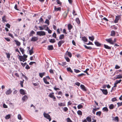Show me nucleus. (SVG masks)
<instances>
[{"label": "nucleus", "instance_id": "1", "mask_svg": "<svg viewBox=\"0 0 122 122\" xmlns=\"http://www.w3.org/2000/svg\"><path fill=\"white\" fill-rule=\"evenodd\" d=\"M36 34L39 36H45L46 35L45 32L43 31H40L37 32Z\"/></svg>", "mask_w": 122, "mask_h": 122}, {"label": "nucleus", "instance_id": "2", "mask_svg": "<svg viewBox=\"0 0 122 122\" xmlns=\"http://www.w3.org/2000/svg\"><path fill=\"white\" fill-rule=\"evenodd\" d=\"M43 115L44 117L45 118L47 119H49V121H51V117L50 116L49 114L47 113H46L45 112H44L43 113Z\"/></svg>", "mask_w": 122, "mask_h": 122}, {"label": "nucleus", "instance_id": "3", "mask_svg": "<svg viewBox=\"0 0 122 122\" xmlns=\"http://www.w3.org/2000/svg\"><path fill=\"white\" fill-rule=\"evenodd\" d=\"M121 15L117 16H116L114 20V22L115 23H117L119 19L120 18Z\"/></svg>", "mask_w": 122, "mask_h": 122}, {"label": "nucleus", "instance_id": "4", "mask_svg": "<svg viewBox=\"0 0 122 122\" xmlns=\"http://www.w3.org/2000/svg\"><path fill=\"white\" fill-rule=\"evenodd\" d=\"M106 41L108 42L110 44H114V42L112 40V39L111 38L107 39H106Z\"/></svg>", "mask_w": 122, "mask_h": 122}, {"label": "nucleus", "instance_id": "5", "mask_svg": "<svg viewBox=\"0 0 122 122\" xmlns=\"http://www.w3.org/2000/svg\"><path fill=\"white\" fill-rule=\"evenodd\" d=\"M19 57L18 58L19 59L20 61H23L24 62V61H25L27 60V59H25L23 56H19Z\"/></svg>", "mask_w": 122, "mask_h": 122}, {"label": "nucleus", "instance_id": "6", "mask_svg": "<svg viewBox=\"0 0 122 122\" xmlns=\"http://www.w3.org/2000/svg\"><path fill=\"white\" fill-rule=\"evenodd\" d=\"M38 40V38L37 37L34 36L32 37L31 40V41H36Z\"/></svg>", "mask_w": 122, "mask_h": 122}, {"label": "nucleus", "instance_id": "7", "mask_svg": "<svg viewBox=\"0 0 122 122\" xmlns=\"http://www.w3.org/2000/svg\"><path fill=\"white\" fill-rule=\"evenodd\" d=\"M65 42L64 40H61L59 41L58 43V47H60L61 46V45L64 43Z\"/></svg>", "mask_w": 122, "mask_h": 122}, {"label": "nucleus", "instance_id": "8", "mask_svg": "<svg viewBox=\"0 0 122 122\" xmlns=\"http://www.w3.org/2000/svg\"><path fill=\"white\" fill-rule=\"evenodd\" d=\"M100 90L102 91L103 93L105 95H107V94L108 92L107 89H100Z\"/></svg>", "mask_w": 122, "mask_h": 122}, {"label": "nucleus", "instance_id": "9", "mask_svg": "<svg viewBox=\"0 0 122 122\" xmlns=\"http://www.w3.org/2000/svg\"><path fill=\"white\" fill-rule=\"evenodd\" d=\"M68 12L69 10H66L65 11L63 15V16L64 18H66L68 14Z\"/></svg>", "mask_w": 122, "mask_h": 122}, {"label": "nucleus", "instance_id": "10", "mask_svg": "<svg viewBox=\"0 0 122 122\" xmlns=\"http://www.w3.org/2000/svg\"><path fill=\"white\" fill-rule=\"evenodd\" d=\"M73 26L70 24L68 25V28L69 32H71V30Z\"/></svg>", "mask_w": 122, "mask_h": 122}, {"label": "nucleus", "instance_id": "11", "mask_svg": "<svg viewBox=\"0 0 122 122\" xmlns=\"http://www.w3.org/2000/svg\"><path fill=\"white\" fill-rule=\"evenodd\" d=\"M12 92V91L10 88L8 90H7L5 92V94L6 95L10 94Z\"/></svg>", "mask_w": 122, "mask_h": 122}, {"label": "nucleus", "instance_id": "12", "mask_svg": "<svg viewBox=\"0 0 122 122\" xmlns=\"http://www.w3.org/2000/svg\"><path fill=\"white\" fill-rule=\"evenodd\" d=\"M20 94L24 95L26 94L24 90L22 89H20Z\"/></svg>", "mask_w": 122, "mask_h": 122}, {"label": "nucleus", "instance_id": "13", "mask_svg": "<svg viewBox=\"0 0 122 122\" xmlns=\"http://www.w3.org/2000/svg\"><path fill=\"white\" fill-rule=\"evenodd\" d=\"M53 47L52 45H49L48 46L47 49L49 50H53Z\"/></svg>", "mask_w": 122, "mask_h": 122}, {"label": "nucleus", "instance_id": "14", "mask_svg": "<svg viewBox=\"0 0 122 122\" xmlns=\"http://www.w3.org/2000/svg\"><path fill=\"white\" fill-rule=\"evenodd\" d=\"M28 99V97L26 95H24L22 98V99L23 101H26Z\"/></svg>", "mask_w": 122, "mask_h": 122}, {"label": "nucleus", "instance_id": "15", "mask_svg": "<svg viewBox=\"0 0 122 122\" xmlns=\"http://www.w3.org/2000/svg\"><path fill=\"white\" fill-rule=\"evenodd\" d=\"M94 43L95 45L97 46H101V44L97 41H95Z\"/></svg>", "mask_w": 122, "mask_h": 122}, {"label": "nucleus", "instance_id": "16", "mask_svg": "<svg viewBox=\"0 0 122 122\" xmlns=\"http://www.w3.org/2000/svg\"><path fill=\"white\" fill-rule=\"evenodd\" d=\"M80 87L81 89L84 91H86V90L84 86L83 85H80Z\"/></svg>", "mask_w": 122, "mask_h": 122}, {"label": "nucleus", "instance_id": "17", "mask_svg": "<svg viewBox=\"0 0 122 122\" xmlns=\"http://www.w3.org/2000/svg\"><path fill=\"white\" fill-rule=\"evenodd\" d=\"M116 76L115 78L116 79L122 78V74H119Z\"/></svg>", "mask_w": 122, "mask_h": 122}, {"label": "nucleus", "instance_id": "18", "mask_svg": "<svg viewBox=\"0 0 122 122\" xmlns=\"http://www.w3.org/2000/svg\"><path fill=\"white\" fill-rule=\"evenodd\" d=\"M43 80L44 83L46 84H49V82L47 81L46 78H43Z\"/></svg>", "mask_w": 122, "mask_h": 122}, {"label": "nucleus", "instance_id": "19", "mask_svg": "<svg viewBox=\"0 0 122 122\" xmlns=\"http://www.w3.org/2000/svg\"><path fill=\"white\" fill-rule=\"evenodd\" d=\"M66 54L70 57H71L72 56V55L71 53L69 52L68 51H67L66 52Z\"/></svg>", "mask_w": 122, "mask_h": 122}, {"label": "nucleus", "instance_id": "20", "mask_svg": "<svg viewBox=\"0 0 122 122\" xmlns=\"http://www.w3.org/2000/svg\"><path fill=\"white\" fill-rule=\"evenodd\" d=\"M54 10L55 11H60L61 10V8L60 7L56 8V6H55Z\"/></svg>", "mask_w": 122, "mask_h": 122}, {"label": "nucleus", "instance_id": "21", "mask_svg": "<svg viewBox=\"0 0 122 122\" xmlns=\"http://www.w3.org/2000/svg\"><path fill=\"white\" fill-rule=\"evenodd\" d=\"M45 73H46L45 72L42 73H39V76L41 78H42L43 76L45 75Z\"/></svg>", "mask_w": 122, "mask_h": 122}, {"label": "nucleus", "instance_id": "22", "mask_svg": "<svg viewBox=\"0 0 122 122\" xmlns=\"http://www.w3.org/2000/svg\"><path fill=\"white\" fill-rule=\"evenodd\" d=\"M86 120L88 122H91L92 121L91 118V117H87L86 118Z\"/></svg>", "mask_w": 122, "mask_h": 122}, {"label": "nucleus", "instance_id": "23", "mask_svg": "<svg viewBox=\"0 0 122 122\" xmlns=\"http://www.w3.org/2000/svg\"><path fill=\"white\" fill-rule=\"evenodd\" d=\"M115 33L114 30H112L111 32V36H114L115 35Z\"/></svg>", "mask_w": 122, "mask_h": 122}, {"label": "nucleus", "instance_id": "24", "mask_svg": "<svg viewBox=\"0 0 122 122\" xmlns=\"http://www.w3.org/2000/svg\"><path fill=\"white\" fill-rule=\"evenodd\" d=\"M54 93L51 92L50 94L48 95V97L51 98H52L54 96Z\"/></svg>", "mask_w": 122, "mask_h": 122}, {"label": "nucleus", "instance_id": "25", "mask_svg": "<svg viewBox=\"0 0 122 122\" xmlns=\"http://www.w3.org/2000/svg\"><path fill=\"white\" fill-rule=\"evenodd\" d=\"M82 40L84 42H87V39L85 36L82 37Z\"/></svg>", "mask_w": 122, "mask_h": 122}, {"label": "nucleus", "instance_id": "26", "mask_svg": "<svg viewBox=\"0 0 122 122\" xmlns=\"http://www.w3.org/2000/svg\"><path fill=\"white\" fill-rule=\"evenodd\" d=\"M33 47H32L31 49L30 50H29V52L30 55H31L34 52L33 51Z\"/></svg>", "mask_w": 122, "mask_h": 122}, {"label": "nucleus", "instance_id": "27", "mask_svg": "<svg viewBox=\"0 0 122 122\" xmlns=\"http://www.w3.org/2000/svg\"><path fill=\"white\" fill-rule=\"evenodd\" d=\"M2 21L3 22H6V19L5 16V15L3 16L2 18Z\"/></svg>", "mask_w": 122, "mask_h": 122}, {"label": "nucleus", "instance_id": "28", "mask_svg": "<svg viewBox=\"0 0 122 122\" xmlns=\"http://www.w3.org/2000/svg\"><path fill=\"white\" fill-rule=\"evenodd\" d=\"M64 35L63 34H62L60 36L59 39L60 40H61L64 38Z\"/></svg>", "mask_w": 122, "mask_h": 122}, {"label": "nucleus", "instance_id": "29", "mask_svg": "<svg viewBox=\"0 0 122 122\" xmlns=\"http://www.w3.org/2000/svg\"><path fill=\"white\" fill-rule=\"evenodd\" d=\"M84 46L85 47V48L87 49H89V50H91L92 49V48L90 46L88 47L87 46H86L85 45H84Z\"/></svg>", "mask_w": 122, "mask_h": 122}, {"label": "nucleus", "instance_id": "30", "mask_svg": "<svg viewBox=\"0 0 122 122\" xmlns=\"http://www.w3.org/2000/svg\"><path fill=\"white\" fill-rule=\"evenodd\" d=\"M75 20L76 21L77 23L78 24H79L80 23V21L78 18H76V19Z\"/></svg>", "mask_w": 122, "mask_h": 122}, {"label": "nucleus", "instance_id": "31", "mask_svg": "<svg viewBox=\"0 0 122 122\" xmlns=\"http://www.w3.org/2000/svg\"><path fill=\"white\" fill-rule=\"evenodd\" d=\"M58 105L60 107L62 106H65V104L64 103H58Z\"/></svg>", "mask_w": 122, "mask_h": 122}, {"label": "nucleus", "instance_id": "32", "mask_svg": "<svg viewBox=\"0 0 122 122\" xmlns=\"http://www.w3.org/2000/svg\"><path fill=\"white\" fill-rule=\"evenodd\" d=\"M104 47L105 48L108 49H111V48L110 46H108V45L104 44Z\"/></svg>", "mask_w": 122, "mask_h": 122}, {"label": "nucleus", "instance_id": "33", "mask_svg": "<svg viewBox=\"0 0 122 122\" xmlns=\"http://www.w3.org/2000/svg\"><path fill=\"white\" fill-rule=\"evenodd\" d=\"M15 41L16 43V44L17 46H20V42H19L18 41L16 40H15Z\"/></svg>", "mask_w": 122, "mask_h": 122}, {"label": "nucleus", "instance_id": "34", "mask_svg": "<svg viewBox=\"0 0 122 122\" xmlns=\"http://www.w3.org/2000/svg\"><path fill=\"white\" fill-rule=\"evenodd\" d=\"M49 41L50 42L52 43H54L55 42V40L54 39H51L49 40Z\"/></svg>", "mask_w": 122, "mask_h": 122}, {"label": "nucleus", "instance_id": "35", "mask_svg": "<svg viewBox=\"0 0 122 122\" xmlns=\"http://www.w3.org/2000/svg\"><path fill=\"white\" fill-rule=\"evenodd\" d=\"M114 106L113 104H111L109 107V108L110 109H112L114 108Z\"/></svg>", "mask_w": 122, "mask_h": 122}, {"label": "nucleus", "instance_id": "36", "mask_svg": "<svg viewBox=\"0 0 122 122\" xmlns=\"http://www.w3.org/2000/svg\"><path fill=\"white\" fill-rule=\"evenodd\" d=\"M102 110L104 111H106V112H107L108 111V108L107 107H103L102 108Z\"/></svg>", "mask_w": 122, "mask_h": 122}, {"label": "nucleus", "instance_id": "37", "mask_svg": "<svg viewBox=\"0 0 122 122\" xmlns=\"http://www.w3.org/2000/svg\"><path fill=\"white\" fill-rule=\"evenodd\" d=\"M67 70L68 71L70 72L71 73H72L73 72V71L71 69V68L69 67H67L66 68Z\"/></svg>", "mask_w": 122, "mask_h": 122}, {"label": "nucleus", "instance_id": "38", "mask_svg": "<svg viewBox=\"0 0 122 122\" xmlns=\"http://www.w3.org/2000/svg\"><path fill=\"white\" fill-rule=\"evenodd\" d=\"M89 38L90 40L93 41L94 39V38L93 36H89Z\"/></svg>", "mask_w": 122, "mask_h": 122}, {"label": "nucleus", "instance_id": "39", "mask_svg": "<svg viewBox=\"0 0 122 122\" xmlns=\"http://www.w3.org/2000/svg\"><path fill=\"white\" fill-rule=\"evenodd\" d=\"M102 113V112L100 111L97 112H96V115H97L98 116H100Z\"/></svg>", "mask_w": 122, "mask_h": 122}, {"label": "nucleus", "instance_id": "40", "mask_svg": "<svg viewBox=\"0 0 122 122\" xmlns=\"http://www.w3.org/2000/svg\"><path fill=\"white\" fill-rule=\"evenodd\" d=\"M20 51L21 52L22 54H23L24 53V49L20 47Z\"/></svg>", "mask_w": 122, "mask_h": 122}, {"label": "nucleus", "instance_id": "41", "mask_svg": "<svg viewBox=\"0 0 122 122\" xmlns=\"http://www.w3.org/2000/svg\"><path fill=\"white\" fill-rule=\"evenodd\" d=\"M77 113L78 115H81L82 114V112L80 110H78L77 112Z\"/></svg>", "mask_w": 122, "mask_h": 122}, {"label": "nucleus", "instance_id": "42", "mask_svg": "<svg viewBox=\"0 0 122 122\" xmlns=\"http://www.w3.org/2000/svg\"><path fill=\"white\" fill-rule=\"evenodd\" d=\"M18 118L19 120H22V117L21 115L20 114H19L18 115Z\"/></svg>", "mask_w": 122, "mask_h": 122}, {"label": "nucleus", "instance_id": "43", "mask_svg": "<svg viewBox=\"0 0 122 122\" xmlns=\"http://www.w3.org/2000/svg\"><path fill=\"white\" fill-rule=\"evenodd\" d=\"M111 101L112 102H115L117 101L116 97H114L112 99Z\"/></svg>", "mask_w": 122, "mask_h": 122}, {"label": "nucleus", "instance_id": "44", "mask_svg": "<svg viewBox=\"0 0 122 122\" xmlns=\"http://www.w3.org/2000/svg\"><path fill=\"white\" fill-rule=\"evenodd\" d=\"M39 23H43L44 22V20L41 17V18L39 20Z\"/></svg>", "mask_w": 122, "mask_h": 122}, {"label": "nucleus", "instance_id": "45", "mask_svg": "<svg viewBox=\"0 0 122 122\" xmlns=\"http://www.w3.org/2000/svg\"><path fill=\"white\" fill-rule=\"evenodd\" d=\"M10 117V114L6 115L5 117V118L6 119H8Z\"/></svg>", "mask_w": 122, "mask_h": 122}, {"label": "nucleus", "instance_id": "46", "mask_svg": "<svg viewBox=\"0 0 122 122\" xmlns=\"http://www.w3.org/2000/svg\"><path fill=\"white\" fill-rule=\"evenodd\" d=\"M115 121H117V122L119 121V118L118 117H115L114 120Z\"/></svg>", "mask_w": 122, "mask_h": 122}, {"label": "nucleus", "instance_id": "47", "mask_svg": "<svg viewBox=\"0 0 122 122\" xmlns=\"http://www.w3.org/2000/svg\"><path fill=\"white\" fill-rule=\"evenodd\" d=\"M52 37L55 38H56V34L55 32L53 33L52 35Z\"/></svg>", "mask_w": 122, "mask_h": 122}, {"label": "nucleus", "instance_id": "48", "mask_svg": "<svg viewBox=\"0 0 122 122\" xmlns=\"http://www.w3.org/2000/svg\"><path fill=\"white\" fill-rule=\"evenodd\" d=\"M6 54L7 55V58H8L9 59L10 58V53H6Z\"/></svg>", "mask_w": 122, "mask_h": 122}, {"label": "nucleus", "instance_id": "49", "mask_svg": "<svg viewBox=\"0 0 122 122\" xmlns=\"http://www.w3.org/2000/svg\"><path fill=\"white\" fill-rule=\"evenodd\" d=\"M85 74L84 73H81V74L78 75H77V76L78 77L82 76H85Z\"/></svg>", "mask_w": 122, "mask_h": 122}, {"label": "nucleus", "instance_id": "50", "mask_svg": "<svg viewBox=\"0 0 122 122\" xmlns=\"http://www.w3.org/2000/svg\"><path fill=\"white\" fill-rule=\"evenodd\" d=\"M56 2H57V3L58 4L60 5H61L62 3L59 0H56Z\"/></svg>", "mask_w": 122, "mask_h": 122}, {"label": "nucleus", "instance_id": "51", "mask_svg": "<svg viewBox=\"0 0 122 122\" xmlns=\"http://www.w3.org/2000/svg\"><path fill=\"white\" fill-rule=\"evenodd\" d=\"M24 80H23V81H20V84L21 86L22 87H23V84L24 83Z\"/></svg>", "mask_w": 122, "mask_h": 122}, {"label": "nucleus", "instance_id": "52", "mask_svg": "<svg viewBox=\"0 0 122 122\" xmlns=\"http://www.w3.org/2000/svg\"><path fill=\"white\" fill-rule=\"evenodd\" d=\"M122 80L120 79L119 80H117L115 82L117 84L118 83H120L122 81Z\"/></svg>", "mask_w": 122, "mask_h": 122}, {"label": "nucleus", "instance_id": "53", "mask_svg": "<svg viewBox=\"0 0 122 122\" xmlns=\"http://www.w3.org/2000/svg\"><path fill=\"white\" fill-rule=\"evenodd\" d=\"M89 68L86 69L85 71H84V72L86 73L87 75H88L89 74L88 72H87V71H89Z\"/></svg>", "mask_w": 122, "mask_h": 122}, {"label": "nucleus", "instance_id": "54", "mask_svg": "<svg viewBox=\"0 0 122 122\" xmlns=\"http://www.w3.org/2000/svg\"><path fill=\"white\" fill-rule=\"evenodd\" d=\"M118 107L122 106V102H118L117 103Z\"/></svg>", "mask_w": 122, "mask_h": 122}, {"label": "nucleus", "instance_id": "55", "mask_svg": "<svg viewBox=\"0 0 122 122\" xmlns=\"http://www.w3.org/2000/svg\"><path fill=\"white\" fill-rule=\"evenodd\" d=\"M83 106L81 105H79L77 106V108L78 109H80L83 107Z\"/></svg>", "mask_w": 122, "mask_h": 122}, {"label": "nucleus", "instance_id": "56", "mask_svg": "<svg viewBox=\"0 0 122 122\" xmlns=\"http://www.w3.org/2000/svg\"><path fill=\"white\" fill-rule=\"evenodd\" d=\"M45 23H47V24L48 25H49V20L47 19H46V20L45 21Z\"/></svg>", "mask_w": 122, "mask_h": 122}, {"label": "nucleus", "instance_id": "57", "mask_svg": "<svg viewBox=\"0 0 122 122\" xmlns=\"http://www.w3.org/2000/svg\"><path fill=\"white\" fill-rule=\"evenodd\" d=\"M120 67L118 65H116L115 66V69H118L120 68Z\"/></svg>", "mask_w": 122, "mask_h": 122}, {"label": "nucleus", "instance_id": "58", "mask_svg": "<svg viewBox=\"0 0 122 122\" xmlns=\"http://www.w3.org/2000/svg\"><path fill=\"white\" fill-rule=\"evenodd\" d=\"M65 59L67 62H69L70 61V59L69 58L67 57H65Z\"/></svg>", "mask_w": 122, "mask_h": 122}, {"label": "nucleus", "instance_id": "59", "mask_svg": "<svg viewBox=\"0 0 122 122\" xmlns=\"http://www.w3.org/2000/svg\"><path fill=\"white\" fill-rule=\"evenodd\" d=\"M20 63L22 66L23 67H24L27 64L26 62H25L24 63H23L22 62H21Z\"/></svg>", "mask_w": 122, "mask_h": 122}, {"label": "nucleus", "instance_id": "60", "mask_svg": "<svg viewBox=\"0 0 122 122\" xmlns=\"http://www.w3.org/2000/svg\"><path fill=\"white\" fill-rule=\"evenodd\" d=\"M66 64V62H62L61 64V65L63 66H64Z\"/></svg>", "mask_w": 122, "mask_h": 122}, {"label": "nucleus", "instance_id": "61", "mask_svg": "<svg viewBox=\"0 0 122 122\" xmlns=\"http://www.w3.org/2000/svg\"><path fill=\"white\" fill-rule=\"evenodd\" d=\"M74 71L76 73H79L80 72V71L79 70H78V69H74Z\"/></svg>", "mask_w": 122, "mask_h": 122}, {"label": "nucleus", "instance_id": "62", "mask_svg": "<svg viewBox=\"0 0 122 122\" xmlns=\"http://www.w3.org/2000/svg\"><path fill=\"white\" fill-rule=\"evenodd\" d=\"M67 122H72V121L69 118H68L67 119Z\"/></svg>", "mask_w": 122, "mask_h": 122}, {"label": "nucleus", "instance_id": "63", "mask_svg": "<svg viewBox=\"0 0 122 122\" xmlns=\"http://www.w3.org/2000/svg\"><path fill=\"white\" fill-rule=\"evenodd\" d=\"M30 68V67L28 65H27L25 67V68L27 70H28Z\"/></svg>", "mask_w": 122, "mask_h": 122}, {"label": "nucleus", "instance_id": "64", "mask_svg": "<svg viewBox=\"0 0 122 122\" xmlns=\"http://www.w3.org/2000/svg\"><path fill=\"white\" fill-rule=\"evenodd\" d=\"M57 32L58 34H60L61 33V30L59 28L57 30Z\"/></svg>", "mask_w": 122, "mask_h": 122}]
</instances>
